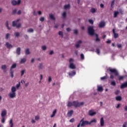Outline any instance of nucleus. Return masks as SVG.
<instances>
[{
	"label": "nucleus",
	"mask_w": 127,
	"mask_h": 127,
	"mask_svg": "<svg viewBox=\"0 0 127 127\" xmlns=\"http://www.w3.org/2000/svg\"><path fill=\"white\" fill-rule=\"evenodd\" d=\"M8 96L10 99H14L16 97V87L12 86L11 88V92H10Z\"/></svg>",
	"instance_id": "1"
},
{
	"label": "nucleus",
	"mask_w": 127,
	"mask_h": 127,
	"mask_svg": "<svg viewBox=\"0 0 127 127\" xmlns=\"http://www.w3.org/2000/svg\"><path fill=\"white\" fill-rule=\"evenodd\" d=\"M20 20V19H18L12 22V26L13 27H16V28H20L21 27V24L18 23V21Z\"/></svg>",
	"instance_id": "2"
},
{
	"label": "nucleus",
	"mask_w": 127,
	"mask_h": 127,
	"mask_svg": "<svg viewBox=\"0 0 127 127\" xmlns=\"http://www.w3.org/2000/svg\"><path fill=\"white\" fill-rule=\"evenodd\" d=\"M69 68L70 69H72V70H74V69H76V65H75V64L73 63V62H74V60L72 58H70L69 60Z\"/></svg>",
	"instance_id": "3"
},
{
	"label": "nucleus",
	"mask_w": 127,
	"mask_h": 127,
	"mask_svg": "<svg viewBox=\"0 0 127 127\" xmlns=\"http://www.w3.org/2000/svg\"><path fill=\"white\" fill-rule=\"evenodd\" d=\"M107 71L110 72L111 74H114L115 76H119V72L116 68H112L109 67L108 68Z\"/></svg>",
	"instance_id": "4"
},
{
	"label": "nucleus",
	"mask_w": 127,
	"mask_h": 127,
	"mask_svg": "<svg viewBox=\"0 0 127 127\" xmlns=\"http://www.w3.org/2000/svg\"><path fill=\"white\" fill-rule=\"evenodd\" d=\"M88 32L89 35H94V33H95V30H94V27L91 26H88Z\"/></svg>",
	"instance_id": "5"
},
{
	"label": "nucleus",
	"mask_w": 127,
	"mask_h": 127,
	"mask_svg": "<svg viewBox=\"0 0 127 127\" xmlns=\"http://www.w3.org/2000/svg\"><path fill=\"white\" fill-rule=\"evenodd\" d=\"M84 105V102L79 103L78 101H73V107L75 108H78V107H80V106H83Z\"/></svg>",
	"instance_id": "6"
},
{
	"label": "nucleus",
	"mask_w": 127,
	"mask_h": 127,
	"mask_svg": "<svg viewBox=\"0 0 127 127\" xmlns=\"http://www.w3.org/2000/svg\"><path fill=\"white\" fill-rule=\"evenodd\" d=\"M81 127H85V126H88V125H90L88 121H84V119H82L80 121Z\"/></svg>",
	"instance_id": "7"
},
{
	"label": "nucleus",
	"mask_w": 127,
	"mask_h": 127,
	"mask_svg": "<svg viewBox=\"0 0 127 127\" xmlns=\"http://www.w3.org/2000/svg\"><path fill=\"white\" fill-rule=\"evenodd\" d=\"M20 0H18L17 1L15 0H13L11 1V4H12L13 5H18L20 3Z\"/></svg>",
	"instance_id": "8"
},
{
	"label": "nucleus",
	"mask_w": 127,
	"mask_h": 127,
	"mask_svg": "<svg viewBox=\"0 0 127 127\" xmlns=\"http://www.w3.org/2000/svg\"><path fill=\"white\" fill-rule=\"evenodd\" d=\"M7 68V66L5 64H2L1 65V69L2 70L4 73H6V69Z\"/></svg>",
	"instance_id": "9"
},
{
	"label": "nucleus",
	"mask_w": 127,
	"mask_h": 127,
	"mask_svg": "<svg viewBox=\"0 0 127 127\" xmlns=\"http://www.w3.org/2000/svg\"><path fill=\"white\" fill-rule=\"evenodd\" d=\"M38 69H39V70H43V69H44V65H43V63H41L38 64Z\"/></svg>",
	"instance_id": "10"
},
{
	"label": "nucleus",
	"mask_w": 127,
	"mask_h": 127,
	"mask_svg": "<svg viewBox=\"0 0 127 127\" xmlns=\"http://www.w3.org/2000/svg\"><path fill=\"white\" fill-rule=\"evenodd\" d=\"M6 110H3L1 112V118H4V117H5V116H6Z\"/></svg>",
	"instance_id": "11"
},
{
	"label": "nucleus",
	"mask_w": 127,
	"mask_h": 127,
	"mask_svg": "<svg viewBox=\"0 0 127 127\" xmlns=\"http://www.w3.org/2000/svg\"><path fill=\"white\" fill-rule=\"evenodd\" d=\"M5 46H6V47H7V48H8L9 49H10V48H13V46H12V45H11V44L8 43V42H6Z\"/></svg>",
	"instance_id": "12"
},
{
	"label": "nucleus",
	"mask_w": 127,
	"mask_h": 127,
	"mask_svg": "<svg viewBox=\"0 0 127 127\" xmlns=\"http://www.w3.org/2000/svg\"><path fill=\"white\" fill-rule=\"evenodd\" d=\"M75 75H76V71H75V70L68 72V75L70 77H73V76H75Z\"/></svg>",
	"instance_id": "13"
},
{
	"label": "nucleus",
	"mask_w": 127,
	"mask_h": 127,
	"mask_svg": "<svg viewBox=\"0 0 127 127\" xmlns=\"http://www.w3.org/2000/svg\"><path fill=\"white\" fill-rule=\"evenodd\" d=\"M88 115L91 117H93V116H95V115H96V112L93 110H90L88 112Z\"/></svg>",
	"instance_id": "14"
},
{
	"label": "nucleus",
	"mask_w": 127,
	"mask_h": 127,
	"mask_svg": "<svg viewBox=\"0 0 127 127\" xmlns=\"http://www.w3.org/2000/svg\"><path fill=\"white\" fill-rule=\"evenodd\" d=\"M97 91L98 92H103V91H104V88H103V87H102V86L98 85Z\"/></svg>",
	"instance_id": "15"
},
{
	"label": "nucleus",
	"mask_w": 127,
	"mask_h": 127,
	"mask_svg": "<svg viewBox=\"0 0 127 127\" xmlns=\"http://www.w3.org/2000/svg\"><path fill=\"white\" fill-rule=\"evenodd\" d=\"M105 122L104 121V118H101L100 119V126L101 127H104Z\"/></svg>",
	"instance_id": "16"
},
{
	"label": "nucleus",
	"mask_w": 127,
	"mask_h": 127,
	"mask_svg": "<svg viewBox=\"0 0 127 127\" xmlns=\"http://www.w3.org/2000/svg\"><path fill=\"white\" fill-rule=\"evenodd\" d=\"M21 50V49L20 48V47H18L16 49V54H17V55H20Z\"/></svg>",
	"instance_id": "17"
},
{
	"label": "nucleus",
	"mask_w": 127,
	"mask_h": 127,
	"mask_svg": "<svg viewBox=\"0 0 127 127\" xmlns=\"http://www.w3.org/2000/svg\"><path fill=\"white\" fill-rule=\"evenodd\" d=\"M80 44H82V41L81 40H79L77 42V43L75 44V47L76 48H79V47H80Z\"/></svg>",
	"instance_id": "18"
},
{
	"label": "nucleus",
	"mask_w": 127,
	"mask_h": 127,
	"mask_svg": "<svg viewBox=\"0 0 127 127\" xmlns=\"http://www.w3.org/2000/svg\"><path fill=\"white\" fill-rule=\"evenodd\" d=\"M56 113H57V110L55 109L53 111L52 114L51 115V118H54V117H55V115H56Z\"/></svg>",
	"instance_id": "19"
},
{
	"label": "nucleus",
	"mask_w": 127,
	"mask_h": 127,
	"mask_svg": "<svg viewBox=\"0 0 127 127\" xmlns=\"http://www.w3.org/2000/svg\"><path fill=\"white\" fill-rule=\"evenodd\" d=\"M126 87H127V82H125L124 83L122 84L120 86L121 89H124V88H126Z\"/></svg>",
	"instance_id": "20"
},
{
	"label": "nucleus",
	"mask_w": 127,
	"mask_h": 127,
	"mask_svg": "<svg viewBox=\"0 0 127 127\" xmlns=\"http://www.w3.org/2000/svg\"><path fill=\"white\" fill-rule=\"evenodd\" d=\"M26 62V59L23 58L21 59L20 61V64H24V63H25Z\"/></svg>",
	"instance_id": "21"
},
{
	"label": "nucleus",
	"mask_w": 127,
	"mask_h": 127,
	"mask_svg": "<svg viewBox=\"0 0 127 127\" xmlns=\"http://www.w3.org/2000/svg\"><path fill=\"white\" fill-rule=\"evenodd\" d=\"M67 106V107H73V101L72 102L68 101Z\"/></svg>",
	"instance_id": "22"
},
{
	"label": "nucleus",
	"mask_w": 127,
	"mask_h": 127,
	"mask_svg": "<svg viewBox=\"0 0 127 127\" xmlns=\"http://www.w3.org/2000/svg\"><path fill=\"white\" fill-rule=\"evenodd\" d=\"M34 32V30L32 28L28 29L27 30V32H28V33H33Z\"/></svg>",
	"instance_id": "23"
},
{
	"label": "nucleus",
	"mask_w": 127,
	"mask_h": 127,
	"mask_svg": "<svg viewBox=\"0 0 127 127\" xmlns=\"http://www.w3.org/2000/svg\"><path fill=\"white\" fill-rule=\"evenodd\" d=\"M95 36H96V38L95 39V41H97L98 42H99V41H101V40L100 39V38H99V35L97 34H95Z\"/></svg>",
	"instance_id": "24"
},
{
	"label": "nucleus",
	"mask_w": 127,
	"mask_h": 127,
	"mask_svg": "<svg viewBox=\"0 0 127 127\" xmlns=\"http://www.w3.org/2000/svg\"><path fill=\"white\" fill-rule=\"evenodd\" d=\"M104 26H105V22L103 21L101 22L99 24V27L102 28Z\"/></svg>",
	"instance_id": "25"
},
{
	"label": "nucleus",
	"mask_w": 127,
	"mask_h": 127,
	"mask_svg": "<svg viewBox=\"0 0 127 127\" xmlns=\"http://www.w3.org/2000/svg\"><path fill=\"white\" fill-rule=\"evenodd\" d=\"M73 110H70L67 112V117H70L73 115Z\"/></svg>",
	"instance_id": "26"
},
{
	"label": "nucleus",
	"mask_w": 127,
	"mask_h": 127,
	"mask_svg": "<svg viewBox=\"0 0 127 127\" xmlns=\"http://www.w3.org/2000/svg\"><path fill=\"white\" fill-rule=\"evenodd\" d=\"M25 72H26V69H22L20 71V73H21V77H22V76H23V75H24V73H25Z\"/></svg>",
	"instance_id": "27"
},
{
	"label": "nucleus",
	"mask_w": 127,
	"mask_h": 127,
	"mask_svg": "<svg viewBox=\"0 0 127 127\" xmlns=\"http://www.w3.org/2000/svg\"><path fill=\"white\" fill-rule=\"evenodd\" d=\"M25 53L26 55H29V54H30V51H29V49H26L25 51Z\"/></svg>",
	"instance_id": "28"
},
{
	"label": "nucleus",
	"mask_w": 127,
	"mask_h": 127,
	"mask_svg": "<svg viewBox=\"0 0 127 127\" xmlns=\"http://www.w3.org/2000/svg\"><path fill=\"white\" fill-rule=\"evenodd\" d=\"M14 36H15L16 37H19V36L20 35V34L18 32H15L14 33Z\"/></svg>",
	"instance_id": "29"
},
{
	"label": "nucleus",
	"mask_w": 127,
	"mask_h": 127,
	"mask_svg": "<svg viewBox=\"0 0 127 127\" xmlns=\"http://www.w3.org/2000/svg\"><path fill=\"white\" fill-rule=\"evenodd\" d=\"M64 8L65 9H69L70 8V4H68L67 5H65L64 6Z\"/></svg>",
	"instance_id": "30"
},
{
	"label": "nucleus",
	"mask_w": 127,
	"mask_h": 127,
	"mask_svg": "<svg viewBox=\"0 0 127 127\" xmlns=\"http://www.w3.org/2000/svg\"><path fill=\"white\" fill-rule=\"evenodd\" d=\"M92 123H97V120H96V119H93L91 120V121L89 122V125H91V124H92Z\"/></svg>",
	"instance_id": "31"
},
{
	"label": "nucleus",
	"mask_w": 127,
	"mask_h": 127,
	"mask_svg": "<svg viewBox=\"0 0 127 127\" xmlns=\"http://www.w3.org/2000/svg\"><path fill=\"white\" fill-rule=\"evenodd\" d=\"M119 13H120V12H119V11H114V17H117V16H118V15H119Z\"/></svg>",
	"instance_id": "32"
},
{
	"label": "nucleus",
	"mask_w": 127,
	"mask_h": 127,
	"mask_svg": "<svg viewBox=\"0 0 127 127\" xmlns=\"http://www.w3.org/2000/svg\"><path fill=\"white\" fill-rule=\"evenodd\" d=\"M49 16L51 19H52L53 20H55V17H54V15H53V14H51L49 15Z\"/></svg>",
	"instance_id": "33"
},
{
	"label": "nucleus",
	"mask_w": 127,
	"mask_h": 127,
	"mask_svg": "<svg viewBox=\"0 0 127 127\" xmlns=\"http://www.w3.org/2000/svg\"><path fill=\"white\" fill-rule=\"evenodd\" d=\"M118 78V80H119V81H121V80H123L124 79V78H125V76L119 75Z\"/></svg>",
	"instance_id": "34"
},
{
	"label": "nucleus",
	"mask_w": 127,
	"mask_h": 127,
	"mask_svg": "<svg viewBox=\"0 0 127 127\" xmlns=\"http://www.w3.org/2000/svg\"><path fill=\"white\" fill-rule=\"evenodd\" d=\"M14 68H16V64L15 63L12 64L10 70H11V69H14Z\"/></svg>",
	"instance_id": "35"
},
{
	"label": "nucleus",
	"mask_w": 127,
	"mask_h": 127,
	"mask_svg": "<svg viewBox=\"0 0 127 127\" xmlns=\"http://www.w3.org/2000/svg\"><path fill=\"white\" fill-rule=\"evenodd\" d=\"M5 25H6V27H7V29H8V30H10V27H9V26H8V21H7L6 22Z\"/></svg>",
	"instance_id": "36"
},
{
	"label": "nucleus",
	"mask_w": 127,
	"mask_h": 127,
	"mask_svg": "<svg viewBox=\"0 0 127 127\" xmlns=\"http://www.w3.org/2000/svg\"><path fill=\"white\" fill-rule=\"evenodd\" d=\"M10 37V34L9 33H7L5 35V38L6 39H8Z\"/></svg>",
	"instance_id": "37"
},
{
	"label": "nucleus",
	"mask_w": 127,
	"mask_h": 127,
	"mask_svg": "<svg viewBox=\"0 0 127 127\" xmlns=\"http://www.w3.org/2000/svg\"><path fill=\"white\" fill-rule=\"evenodd\" d=\"M41 49L43 51H45V50L47 49V47L46 46H42Z\"/></svg>",
	"instance_id": "38"
},
{
	"label": "nucleus",
	"mask_w": 127,
	"mask_h": 127,
	"mask_svg": "<svg viewBox=\"0 0 127 127\" xmlns=\"http://www.w3.org/2000/svg\"><path fill=\"white\" fill-rule=\"evenodd\" d=\"M116 99L117 100V101H122V97L121 96H117L116 97Z\"/></svg>",
	"instance_id": "39"
},
{
	"label": "nucleus",
	"mask_w": 127,
	"mask_h": 127,
	"mask_svg": "<svg viewBox=\"0 0 127 127\" xmlns=\"http://www.w3.org/2000/svg\"><path fill=\"white\" fill-rule=\"evenodd\" d=\"M9 125H10V127H13V123L12 122V119H10L9 122Z\"/></svg>",
	"instance_id": "40"
},
{
	"label": "nucleus",
	"mask_w": 127,
	"mask_h": 127,
	"mask_svg": "<svg viewBox=\"0 0 127 127\" xmlns=\"http://www.w3.org/2000/svg\"><path fill=\"white\" fill-rule=\"evenodd\" d=\"M91 12H92V13H95V12H96V9L92 8H91V9L90 10Z\"/></svg>",
	"instance_id": "41"
},
{
	"label": "nucleus",
	"mask_w": 127,
	"mask_h": 127,
	"mask_svg": "<svg viewBox=\"0 0 127 127\" xmlns=\"http://www.w3.org/2000/svg\"><path fill=\"white\" fill-rule=\"evenodd\" d=\"M80 58H81V60H84V59H85V57L84 56V54H81L80 55Z\"/></svg>",
	"instance_id": "42"
},
{
	"label": "nucleus",
	"mask_w": 127,
	"mask_h": 127,
	"mask_svg": "<svg viewBox=\"0 0 127 127\" xmlns=\"http://www.w3.org/2000/svg\"><path fill=\"white\" fill-rule=\"evenodd\" d=\"M115 4V0H113L111 1V7H113V6H114V5Z\"/></svg>",
	"instance_id": "43"
},
{
	"label": "nucleus",
	"mask_w": 127,
	"mask_h": 127,
	"mask_svg": "<svg viewBox=\"0 0 127 127\" xmlns=\"http://www.w3.org/2000/svg\"><path fill=\"white\" fill-rule=\"evenodd\" d=\"M114 38H118L119 37V34L118 33H114Z\"/></svg>",
	"instance_id": "44"
},
{
	"label": "nucleus",
	"mask_w": 127,
	"mask_h": 127,
	"mask_svg": "<svg viewBox=\"0 0 127 127\" xmlns=\"http://www.w3.org/2000/svg\"><path fill=\"white\" fill-rule=\"evenodd\" d=\"M59 35H61V36L63 38V32L62 31H59Z\"/></svg>",
	"instance_id": "45"
},
{
	"label": "nucleus",
	"mask_w": 127,
	"mask_h": 127,
	"mask_svg": "<svg viewBox=\"0 0 127 127\" xmlns=\"http://www.w3.org/2000/svg\"><path fill=\"white\" fill-rule=\"evenodd\" d=\"M5 122V119H4V117H2L1 122L2 123V124H4Z\"/></svg>",
	"instance_id": "46"
},
{
	"label": "nucleus",
	"mask_w": 127,
	"mask_h": 127,
	"mask_svg": "<svg viewBox=\"0 0 127 127\" xmlns=\"http://www.w3.org/2000/svg\"><path fill=\"white\" fill-rule=\"evenodd\" d=\"M111 85L112 86H115L116 85V82L115 81H112L111 82Z\"/></svg>",
	"instance_id": "47"
},
{
	"label": "nucleus",
	"mask_w": 127,
	"mask_h": 127,
	"mask_svg": "<svg viewBox=\"0 0 127 127\" xmlns=\"http://www.w3.org/2000/svg\"><path fill=\"white\" fill-rule=\"evenodd\" d=\"M19 87H20V82H19L16 85V88L17 89H18V88H19Z\"/></svg>",
	"instance_id": "48"
},
{
	"label": "nucleus",
	"mask_w": 127,
	"mask_h": 127,
	"mask_svg": "<svg viewBox=\"0 0 127 127\" xmlns=\"http://www.w3.org/2000/svg\"><path fill=\"white\" fill-rule=\"evenodd\" d=\"M10 74H11V78H13V71H12V69H10Z\"/></svg>",
	"instance_id": "49"
},
{
	"label": "nucleus",
	"mask_w": 127,
	"mask_h": 127,
	"mask_svg": "<svg viewBox=\"0 0 127 127\" xmlns=\"http://www.w3.org/2000/svg\"><path fill=\"white\" fill-rule=\"evenodd\" d=\"M88 22H89V23L91 24H94V21H93L92 19L88 20Z\"/></svg>",
	"instance_id": "50"
},
{
	"label": "nucleus",
	"mask_w": 127,
	"mask_h": 127,
	"mask_svg": "<svg viewBox=\"0 0 127 127\" xmlns=\"http://www.w3.org/2000/svg\"><path fill=\"white\" fill-rule=\"evenodd\" d=\"M100 79L102 80H106V79H107V76H103L101 77Z\"/></svg>",
	"instance_id": "51"
},
{
	"label": "nucleus",
	"mask_w": 127,
	"mask_h": 127,
	"mask_svg": "<svg viewBox=\"0 0 127 127\" xmlns=\"http://www.w3.org/2000/svg\"><path fill=\"white\" fill-rule=\"evenodd\" d=\"M96 53H97L98 55H100V49H96Z\"/></svg>",
	"instance_id": "52"
},
{
	"label": "nucleus",
	"mask_w": 127,
	"mask_h": 127,
	"mask_svg": "<svg viewBox=\"0 0 127 127\" xmlns=\"http://www.w3.org/2000/svg\"><path fill=\"white\" fill-rule=\"evenodd\" d=\"M44 17H41L40 18V20L42 22H43V21H44Z\"/></svg>",
	"instance_id": "53"
},
{
	"label": "nucleus",
	"mask_w": 127,
	"mask_h": 127,
	"mask_svg": "<svg viewBox=\"0 0 127 127\" xmlns=\"http://www.w3.org/2000/svg\"><path fill=\"white\" fill-rule=\"evenodd\" d=\"M75 122V119L74 118H72L69 120V123H74Z\"/></svg>",
	"instance_id": "54"
},
{
	"label": "nucleus",
	"mask_w": 127,
	"mask_h": 127,
	"mask_svg": "<svg viewBox=\"0 0 127 127\" xmlns=\"http://www.w3.org/2000/svg\"><path fill=\"white\" fill-rule=\"evenodd\" d=\"M127 122H125L122 126V127H127Z\"/></svg>",
	"instance_id": "55"
},
{
	"label": "nucleus",
	"mask_w": 127,
	"mask_h": 127,
	"mask_svg": "<svg viewBox=\"0 0 127 127\" xmlns=\"http://www.w3.org/2000/svg\"><path fill=\"white\" fill-rule=\"evenodd\" d=\"M49 55H53V54H54V52L53 51H50L49 53Z\"/></svg>",
	"instance_id": "56"
},
{
	"label": "nucleus",
	"mask_w": 127,
	"mask_h": 127,
	"mask_svg": "<svg viewBox=\"0 0 127 127\" xmlns=\"http://www.w3.org/2000/svg\"><path fill=\"white\" fill-rule=\"evenodd\" d=\"M35 121H38L39 120V116H37L35 117Z\"/></svg>",
	"instance_id": "57"
},
{
	"label": "nucleus",
	"mask_w": 127,
	"mask_h": 127,
	"mask_svg": "<svg viewBox=\"0 0 127 127\" xmlns=\"http://www.w3.org/2000/svg\"><path fill=\"white\" fill-rule=\"evenodd\" d=\"M63 17H66V12H64L62 14Z\"/></svg>",
	"instance_id": "58"
},
{
	"label": "nucleus",
	"mask_w": 127,
	"mask_h": 127,
	"mask_svg": "<svg viewBox=\"0 0 127 127\" xmlns=\"http://www.w3.org/2000/svg\"><path fill=\"white\" fill-rule=\"evenodd\" d=\"M74 34H78V30L75 29L73 30Z\"/></svg>",
	"instance_id": "59"
},
{
	"label": "nucleus",
	"mask_w": 127,
	"mask_h": 127,
	"mask_svg": "<svg viewBox=\"0 0 127 127\" xmlns=\"http://www.w3.org/2000/svg\"><path fill=\"white\" fill-rule=\"evenodd\" d=\"M17 14L19 15L21 14V10H19L17 12Z\"/></svg>",
	"instance_id": "60"
},
{
	"label": "nucleus",
	"mask_w": 127,
	"mask_h": 127,
	"mask_svg": "<svg viewBox=\"0 0 127 127\" xmlns=\"http://www.w3.org/2000/svg\"><path fill=\"white\" fill-rule=\"evenodd\" d=\"M34 61H35V59L32 58V59L31 60V63H34Z\"/></svg>",
	"instance_id": "61"
},
{
	"label": "nucleus",
	"mask_w": 127,
	"mask_h": 127,
	"mask_svg": "<svg viewBox=\"0 0 127 127\" xmlns=\"http://www.w3.org/2000/svg\"><path fill=\"white\" fill-rule=\"evenodd\" d=\"M16 9H14L13 10V12H12V14H15V13H17V12H16Z\"/></svg>",
	"instance_id": "62"
},
{
	"label": "nucleus",
	"mask_w": 127,
	"mask_h": 127,
	"mask_svg": "<svg viewBox=\"0 0 127 127\" xmlns=\"http://www.w3.org/2000/svg\"><path fill=\"white\" fill-rule=\"evenodd\" d=\"M24 37L25 39H28V36L27 35H24Z\"/></svg>",
	"instance_id": "63"
},
{
	"label": "nucleus",
	"mask_w": 127,
	"mask_h": 127,
	"mask_svg": "<svg viewBox=\"0 0 127 127\" xmlns=\"http://www.w3.org/2000/svg\"><path fill=\"white\" fill-rule=\"evenodd\" d=\"M124 110L127 112V106H126L125 107H124Z\"/></svg>",
	"instance_id": "64"
}]
</instances>
